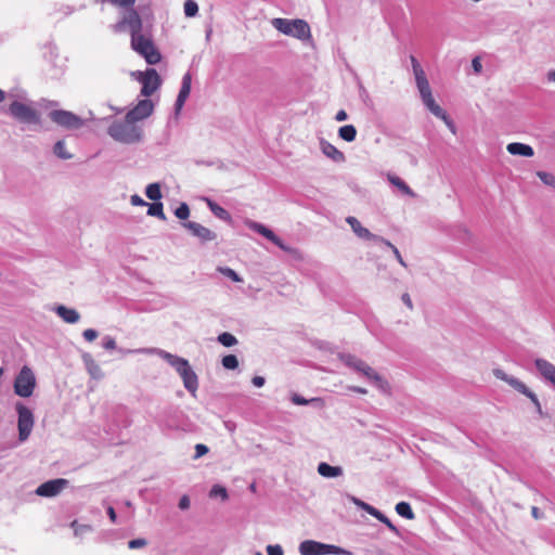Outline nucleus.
Wrapping results in <instances>:
<instances>
[{"mask_svg":"<svg viewBox=\"0 0 555 555\" xmlns=\"http://www.w3.org/2000/svg\"><path fill=\"white\" fill-rule=\"evenodd\" d=\"M494 375L498 378L503 379L506 383H508L513 388H515L520 393H522L526 397H528L540 409V402H539L537 396L522 382H520V380H518V379H516L514 377H508L501 370H495L494 371Z\"/></svg>","mask_w":555,"mask_h":555,"instance_id":"nucleus-14","label":"nucleus"},{"mask_svg":"<svg viewBox=\"0 0 555 555\" xmlns=\"http://www.w3.org/2000/svg\"><path fill=\"white\" fill-rule=\"evenodd\" d=\"M183 227L188 229L192 235L196 236L202 243L211 242L217 238L216 232L202 225L201 223L188 221L183 223Z\"/></svg>","mask_w":555,"mask_h":555,"instance_id":"nucleus-16","label":"nucleus"},{"mask_svg":"<svg viewBox=\"0 0 555 555\" xmlns=\"http://www.w3.org/2000/svg\"><path fill=\"white\" fill-rule=\"evenodd\" d=\"M318 473L326 478L338 477L343 474V469L339 466H331L327 463H320L318 466Z\"/></svg>","mask_w":555,"mask_h":555,"instance_id":"nucleus-26","label":"nucleus"},{"mask_svg":"<svg viewBox=\"0 0 555 555\" xmlns=\"http://www.w3.org/2000/svg\"><path fill=\"white\" fill-rule=\"evenodd\" d=\"M49 117L53 122L66 129H78L83 125V120L69 111L54 109L50 112Z\"/></svg>","mask_w":555,"mask_h":555,"instance_id":"nucleus-8","label":"nucleus"},{"mask_svg":"<svg viewBox=\"0 0 555 555\" xmlns=\"http://www.w3.org/2000/svg\"><path fill=\"white\" fill-rule=\"evenodd\" d=\"M68 485V480L63 478L52 479L41 483L36 489V494L44 498H52L61 493L63 489Z\"/></svg>","mask_w":555,"mask_h":555,"instance_id":"nucleus-13","label":"nucleus"},{"mask_svg":"<svg viewBox=\"0 0 555 555\" xmlns=\"http://www.w3.org/2000/svg\"><path fill=\"white\" fill-rule=\"evenodd\" d=\"M83 337L88 341H93L98 337V332L93 328H87L82 333Z\"/></svg>","mask_w":555,"mask_h":555,"instance_id":"nucleus-46","label":"nucleus"},{"mask_svg":"<svg viewBox=\"0 0 555 555\" xmlns=\"http://www.w3.org/2000/svg\"><path fill=\"white\" fill-rule=\"evenodd\" d=\"M250 229L255 230L259 234L263 235L266 238L281 247L282 249H286V247L283 245L282 241L267 227L263 224L257 223V222H250L249 223Z\"/></svg>","mask_w":555,"mask_h":555,"instance_id":"nucleus-21","label":"nucleus"},{"mask_svg":"<svg viewBox=\"0 0 555 555\" xmlns=\"http://www.w3.org/2000/svg\"><path fill=\"white\" fill-rule=\"evenodd\" d=\"M396 512L401 516L409 520L415 518V514L411 508V505L408 502H399L396 505Z\"/></svg>","mask_w":555,"mask_h":555,"instance_id":"nucleus-30","label":"nucleus"},{"mask_svg":"<svg viewBox=\"0 0 555 555\" xmlns=\"http://www.w3.org/2000/svg\"><path fill=\"white\" fill-rule=\"evenodd\" d=\"M473 69L476 74H480L482 70V64L479 56H475L472 61Z\"/></svg>","mask_w":555,"mask_h":555,"instance_id":"nucleus-48","label":"nucleus"},{"mask_svg":"<svg viewBox=\"0 0 555 555\" xmlns=\"http://www.w3.org/2000/svg\"><path fill=\"white\" fill-rule=\"evenodd\" d=\"M357 367H358V370L363 372V374L365 376H367L370 379H373L382 390H384V391L388 390V388H389L388 383L385 379H383L372 367H370L369 365H365L363 363H360V365H358Z\"/></svg>","mask_w":555,"mask_h":555,"instance_id":"nucleus-22","label":"nucleus"},{"mask_svg":"<svg viewBox=\"0 0 555 555\" xmlns=\"http://www.w3.org/2000/svg\"><path fill=\"white\" fill-rule=\"evenodd\" d=\"M160 356L166 360L172 367L176 369L178 374L183 380L184 387L192 393L195 395L198 388V378L195 372L192 370L189 361L184 358L177 357L166 351H162Z\"/></svg>","mask_w":555,"mask_h":555,"instance_id":"nucleus-1","label":"nucleus"},{"mask_svg":"<svg viewBox=\"0 0 555 555\" xmlns=\"http://www.w3.org/2000/svg\"><path fill=\"white\" fill-rule=\"evenodd\" d=\"M293 402L296 403V404L302 405V404H307L308 400H306V399H304V398H301V397L296 395V396L293 397Z\"/></svg>","mask_w":555,"mask_h":555,"instance_id":"nucleus-56","label":"nucleus"},{"mask_svg":"<svg viewBox=\"0 0 555 555\" xmlns=\"http://www.w3.org/2000/svg\"><path fill=\"white\" fill-rule=\"evenodd\" d=\"M267 553H268V555H283V548L279 544L268 545Z\"/></svg>","mask_w":555,"mask_h":555,"instance_id":"nucleus-45","label":"nucleus"},{"mask_svg":"<svg viewBox=\"0 0 555 555\" xmlns=\"http://www.w3.org/2000/svg\"><path fill=\"white\" fill-rule=\"evenodd\" d=\"M411 64L415 76L416 86L421 94V99L424 100L426 98H429V95L433 94L429 82L427 80L424 69L420 65L416 57H414L413 55L411 56Z\"/></svg>","mask_w":555,"mask_h":555,"instance_id":"nucleus-12","label":"nucleus"},{"mask_svg":"<svg viewBox=\"0 0 555 555\" xmlns=\"http://www.w3.org/2000/svg\"><path fill=\"white\" fill-rule=\"evenodd\" d=\"M72 527H73V528L75 529V531L77 532V529H76V527H77V521H76V520H74V521L72 522Z\"/></svg>","mask_w":555,"mask_h":555,"instance_id":"nucleus-64","label":"nucleus"},{"mask_svg":"<svg viewBox=\"0 0 555 555\" xmlns=\"http://www.w3.org/2000/svg\"><path fill=\"white\" fill-rule=\"evenodd\" d=\"M146 544H147V541L145 539H142V538L133 539L128 542V547L131 550L141 548V547L146 546Z\"/></svg>","mask_w":555,"mask_h":555,"instance_id":"nucleus-42","label":"nucleus"},{"mask_svg":"<svg viewBox=\"0 0 555 555\" xmlns=\"http://www.w3.org/2000/svg\"><path fill=\"white\" fill-rule=\"evenodd\" d=\"M191 85H192V75L190 73H185L182 77L181 88H180V91H179V94H178V98L176 101V109L177 111H180L183 107L186 99L189 98L190 92H191Z\"/></svg>","mask_w":555,"mask_h":555,"instance_id":"nucleus-18","label":"nucleus"},{"mask_svg":"<svg viewBox=\"0 0 555 555\" xmlns=\"http://www.w3.org/2000/svg\"><path fill=\"white\" fill-rule=\"evenodd\" d=\"M347 223L351 227L352 231L364 240H374L380 242L379 236L371 233L366 228L362 227L360 221L356 217H348L346 219Z\"/></svg>","mask_w":555,"mask_h":555,"instance_id":"nucleus-19","label":"nucleus"},{"mask_svg":"<svg viewBox=\"0 0 555 555\" xmlns=\"http://www.w3.org/2000/svg\"><path fill=\"white\" fill-rule=\"evenodd\" d=\"M219 270L223 275L228 276L229 279H231L234 282L242 281V279L238 276V274L231 268H220Z\"/></svg>","mask_w":555,"mask_h":555,"instance_id":"nucleus-41","label":"nucleus"},{"mask_svg":"<svg viewBox=\"0 0 555 555\" xmlns=\"http://www.w3.org/2000/svg\"><path fill=\"white\" fill-rule=\"evenodd\" d=\"M338 134L343 140L352 142L356 139L357 129L353 125H346L339 128Z\"/></svg>","mask_w":555,"mask_h":555,"instance_id":"nucleus-29","label":"nucleus"},{"mask_svg":"<svg viewBox=\"0 0 555 555\" xmlns=\"http://www.w3.org/2000/svg\"><path fill=\"white\" fill-rule=\"evenodd\" d=\"M36 387V377L34 372L27 365L23 366L14 380V391L17 396L28 398L33 395Z\"/></svg>","mask_w":555,"mask_h":555,"instance_id":"nucleus-5","label":"nucleus"},{"mask_svg":"<svg viewBox=\"0 0 555 555\" xmlns=\"http://www.w3.org/2000/svg\"><path fill=\"white\" fill-rule=\"evenodd\" d=\"M387 179L392 185L398 188L403 194H405L410 197L416 196L415 192L398 176L388 173Z\"/></svg>","mask_w":555,"mask_h":555,"instance_id":"nucleus-25","label":"nucleus"},{"mask_svg":"<svg viewBox=\"0 0 555 555\" xmlns=\"http://www.w3.org/2000/svg\"><path fill=\"white\" fill-rule=\"evenodd\" d=\"M54 154L63 159H68L72 155L66 151L64 141H57L54 145Z\"/></svg>","mask_w":555,"mask_h":555,"instance_id":"nucleus-35","label":"nucleus"},{"mask_svg":"<svg viewBox=\"0 0 555 555\" xmlns=\"http://www.w3.org/2000/svg\"><path fill=\"white\" fill-rule=\"evenodd\" d=\"M190 506V500L186 495L182 496L179 501V507L181 509H186Z\"/></svg>","mask_w":555,"mask_h":555,"instance_id":"nucleus-51","label":"nucleus"},{"mask_svg":"<svg viewBox=\"0 0 555 555\" xmlns=\"http://www.w3.org/2000/svg\"><path fill=\"white\" fill-rule=\"evenodd\" d=\"M207 204L216 217L227 222L232 221L231 215L224 208H222L221 206H219L218 204L210 199H207Z\"/></svg>","mask_w":555,"mask_h":555,"instance_id":"nucleus-28","label":"nucleus"},{"mask_svg":"<svg viewBox=\"0 0 555 555\" xmlns=\"http://www.w3.org/2000/svg\"><path fill=\"white\" fill-rule=\"evenodd\" d=\"M142 27L143 23L139 13L131 7L124 13L121 20L115 25V30L122 31L128 28L131 38H133L141 34Z\"/></svg>","mask_w":555,"mask_h":555,"instance_id":"nucleus-6","label":"nucleus"},{"mask_svg":"<svg viewBox=\"0 0 555 555\" xmlns=\"http://www.w3.org/2000/svg\"><path fill=\"white\" fill-rule=\"evenodd\" d=\"M209 494L212 498L220 496L222 500H227L228 499L227 489L224 487H222V486H219V485L214 486L211 488Z\"/></svg>","mask_w":555,"mask_h":555,"instance_id":"nucleus-39","label":"nucleus"},{"mask_svg":"<svg viewBox=\"0 0 555 555\" xmlns=\"http://www.w3.org/2000/svg\"><path fill=\"white\" fill-rule=\"evenodd\" d=\"M131 48L151 65L157 64L162 60V55L153 40L142 34L131 38Z\"/></svg>","mask_w":555,"mask_h":555,"instance_id":"nucleus-4","label":"nucleus"},{"mask_svg":"<svg viewBox=\"0 0 555 555\" xmlns=\"http://www.w3.org/2000/svg\"><path fill=\"white\" fill-rule=\"evenodd\" d=\"M373 517H375L376 519H378L382 522V519H384L386 516L376 508L375 515Z\"/></svg>","mask_w":555,"mask_h":555,"instance_id":"nucleus-59","label":"nucleus"},{"mask_svg":"<svg viewBox=\"0 0 555 555\" xmlns=\"http://www.w3.org/2000/svg\"><path fill=\"white\" fill-rule=\"evenodd\" d=\"M130 202L133 206H145L147 205L139 195L134 194L130 197Z\"/></svg>","mask_w":555,"mask_h":555,"instance_id":"nucleus-50","label":"nucleus"},{"mask_svg":"<svg viewBox=\"0 0 555 555\" xmlns=\"http://www.w3.org/2000/svg\"><path fill=\"white\" fill-rule=\"evenodd\" d=\"M217 339L224 347H232L237 344L236 337L228 332L221 333Z\"/></svg>","mask_w":555,"mask_h":555,"instance_id":"nucleus-33","label":"nucleus"},{"mask_svg":"<svg viewBox=\"0 0 555 555\" xmlns=\"http://www.w3.org/2000/svg\"><path fill=\"white\" fill-rule=\"evenodd\" d=\"M380 242L384 243L386 246H388L392 250L396 259L399 261V263L401 266L406 267V263L404 262L400 251L398 250V248L392 243H390L389 241H387L385 238H380Z\"/></svg>","mask_w":555,"mask_h":555,"instance_id":"nucleus-38","label":"nucleus"},{"mask_svg":"<svg viewBox=\"0 0 555 555\" xmlns=\"http://www.w3.org/2000/svg\"><path fill=\"white\" fill-rule=\"evenodd\" d=\"M139 81L142 83L141 94L143 96L152 95L162 83L160 77L154 68H149L144 73H139Z\"/></svg>","mask_w":555,"mask_h":555,"instance_id":"nucleus-11","label":"nucleus"},{"mask_svg":"<svg viewBox=\"0 0 555 555\" xmlns=\"http://www.w3.org/2000/svg\"><path fill=\"white\" fill-rule=\"evenodd\" d=\"M347 117H348V116H347L346 111L340 109V111H338V112H337V114H336V116H335V119H336L337 121H344V120H346V119H347Z\"/></svg>","mask_w":555,"mask_h":555,"instance_id":"nucleus-53","label":"nucleus"},{"mask_svg":"<svg viewBox=\"0 0 555 555\" xmlns=\"http://www.w3.org/2000/svg\"><path fill=\"white\" fill-rule=\"evenodd\" d=\"M299 551L302 555H326V554H340L343 551L335 546L315 542L312 540L304 541Z\"/></svg>","mask_w":555,"mask_h":555,"instance_id":"nucleus-10","label":"nucleus"},{"mask_svg":"<svg viewBox=\"0 0 555 555\" xmlns=\"http://www.w3.org/2000/svg\"><path fill=\"white\" fill-rule=\"evenodd\" d=\"M550 79L555 81V70L550 73Z\"/></svg>","mask_w":555,"mask_h":555,"instance_id":"nucleus-63","label":"nucleus"},{"mask_svg":"<svg viewBox=\"0 0 555 555\" xmlns=\"http://www.w3.org/2000/svg\"><path fill=\"white\" fill-rule=\"evenodd\" d=\"M402 301L408 306V308H410V309L413 308L412 300H411L409 294H403L402 295Z\"/></svg>","mask_w":555,"mask_h":555,"instance_id":"nucleus-55","label":"nucleus"},{"mask_svg":"<svg viewBox=\"0 0 555 555\" xmlns=\"http://www.w3.org/2000/svg\"><path fill=\"white\" fill-rule=\"evenodd\" d=\"M221 363L227 370H235L238 366V360L234 354H227L222 358Z\"/></svg>","mask_w":555,"mask_h":555,"instance_id":"nucleus-34","label":"nucleus"},{"mask_svg":"<svg viewBox=\"0 0 555 555\" xmlns=\"http://www.w3.org/2000/svg\"><path fill=\"white\" fill-rule=\"evenodd\" d=\"M422 101H423L424 105L427 107V109L431 114H434L436 117H438V118H440L441 120L444 121V124L451 130L452 133L456 132V128H455L453 121L450 119L448 114L440 107V105H438L436 103L433 94L429 95V98H426V99H424Z\"/></svg>","mask_w":555,"mask_h":555,"instance_id":"nucleus-17","label":"nucleus"},{"mask_svg":"<svg viewBox=\"0 0 555 555\" xmlns=\"http://www.w3.org/2000/svg\"><path fill=\"white\" fill-rule=\"evenodd\" d=\"M107 514H108V516H109V519H111L113 522H115V520H116V513H115V509H114L112 506H109V507L107 508Z\"/></svg>","mask_w":555,"mask_h":555,"instance_id":"nucleus-58","label":"nucleus"},{"mask_svg":"<svg viewBox=\"0 0 555 555\" xmlns=\"http://www.w3.org/2000/svg\"><path fill=\"white\" fill-rule=\"evenodd\" d=\"M10 113L21 122L25 124H39L40 117L36 109L22 102L14 101L10 104Z\"/></svg>","mask_w":555,"mask_h":555,"instance_id":"nucleus-7","label":"nucleus"},{"mask_svg":"<svg viewBox=\"0 0 555 555\" xmlns=\"http://www.w3.org/2000/svg\"><path fill=\"white\" fill-rule=\"evenodd\" d=\"M147 198L157 202L162 198L160 185L158 183H151L145 190Z\"/></svg>","mask_w":555,"mask_h":555,"instance_id":"nucleus-31","label":"nucleus"},{"mask_svg":"<svg viewBox=\"0 0 555 555\" xmlns=\"http://www.w3.org/2000/svg\"><path fill=\"white\" fill-rule=\"evenodd\" d=\"M175 216L180 220H186L190 216V208L185 203H182L176 210Z\"/></svg>","mask_w":555,"mask_h":555,"instance_id":"nucleus-37","label":"nucleus"},{"mask_svg":"<svg viewBox=\"0 0 555 555\" xmlns=\"http://www.w3.org/2000/svg\"><path fill=\"white\" fill-rule=\"evenodd\" d=\"M363 509L367 512L370 515L374 516L376 508L370 504H363Z\"/></svg>","mask_w":555,"mask_h":555,"instance_id":"nucleus-57","label":"nucleus"},{"mask_svg":"<svg viewBox=\"0 0 555 555\" xmlns=\"http://www.w3.org/2000/svg\"><path fill=\"white\" fill-rule=\"evenodd\" d=\"M356 504H358L363 509V504H366L365 502H362L360 500H354Z\"/></svg>","mask_w":555,"mask_h":555,"instance_id":"nucleus-61","label":"nucleus"},{"mask_svg":"<svg viewBox=\"0 0 555 555\" xmlns=\"http://www.w3.org/2000/svg\"><path fill=\"white\" fill-rule=\"evenodd\" d=\"M147 215L153 217H158L162 220H165V214L163 209V204L160 202H155L149 205Z\"/></svg>","mask_w":555,"mask_h":555,"instance_id":"nucleus-32","label":"nucleus"},{"mask_svg":"<svg viewBox=\"0 0 555 555\" xmlns=\"http://www.w3.org/2000/svg\"><path fill=\"white\" fill-rule=\"evenodd\" d=\"M198 12V5L194 0H186L184 2V14L188 17H193Z\"/></svg>","mask_w":555,"mask_h":555,"instance_id":"nucleus-36","label":"nucleus"},{"mask_svg":"<svg viewBox=\"0 0 555 555\" xmlns=\"http://www.w3.org/2000/svg\"><path fill=\"white\" fill-rule=\"evenodd\" d=\"M322 152L334 162H343L345 160V155L333 144L322 141L321 142Z\"/></svg>","mask_w":555,"mask_h":555,"instance_id":"nucleus-24","label":"nucleus"},{"mask_svg":"<svg viewBox=\"0 0 555 555\" xmlns=\"http://www.w3.org/2000/svg\"><path fill=\"white\" fill-rule=\"evenodd\" d=\"M103 347L107 350H114L116 348V341L113 337H105L103 339Z\"/></svg>","mask_w":555,"mask_h":555,"instance_id":"nucleus-47","label":"nucleus"},{"mask_svg":"<svg viewBox=\"0 0 555 555\" xmlns=\"http://www.w3.org/2000/svg\"><path fill=\"white\" fill-rule=\"evenodd\" d=\"M135 122L127 120V116L122 121H116L108 128V133L117 141L132 143L141 138L140 129L134 125Z\"/></svg>","mask_w":555,"mask_h":555,"instance_id":"nucleus-2","label":"nucleus"},{"mask_svg":"<svg viewBox=\"0 0 555 555\" xmlns=\"http://www.w3.org/2000/svg\"><path fill=\"white\" fill-rule=\"evenodd\" d=\"M113 5L119 7V8H131L135 0H107Z\"/></svg>","mask_w":555,"mask_h":555,"instance_id":"nucleus-43","label":"nucleus"},{"mask_svg":"<svg viewBox=\"0 0 555 555\" xmlns=\"http://www.w3.org/2000/svg\"><path fill=\"white\" fill-rule=\"evenodd\" d=\"M5 99L4 92L0 89V103Z\"/></svg>","mask_w":555,"mask_h":555,"instance_id":"nucleus-62","label":"nucleus"},{"mask_svg":"<svg viewBox=\"0 0 555 555\" xmlns=\"http://www.w3.org/2000/svg\"><path fill=\"white\" fill-rule=\"evenodd\" d=\"M531 515L534 519H541L543 517V514L537 506H532L531 508Z\"/></svg>","mask_w":555,"mask_h":555,"instance_id":"nucleus-52","label":"nucleus"},{"mask_svg":"<svg viewBox=\"0 0 555 555\" xmlns=\"http://www.w3.org/2000/svg\"><path fill=\"white\" fill-rule=\"evenodd\" d=\"M253 384L256 386V387H262L263 384H264V378L261 377V376H255L253 378Z\"/></svg>","mask_w":555,"mask_h":555,"instance_id":"nucleus-54","label":"nucleus"},{"mask_svg":"<svg viewBox=\"0 0 555 555\" xmlns=\"http://www.w3.org/2000/svg\"><path fill=\"white\" fill-rule=\"evenodd\" d=\"M16 411L18 413V438L21 441H25L28 439L33 426H34V415L33 412L22 403L16 405Z\"/></svg>","mask_w":555,"mask_h":555,"instance_id":"nucleus-9","label":"nucleus"},{"mask_svg":"<svg viewBox=\"0 0 555 555\" xmlns=\"http://www.w3.org/2000/svg\"><path fill=\"white\" fill-rule=\"evenodd\" d=\"M56 313L66 322V323H76L79 320V313L75 309L67 308L65 306H59L56 308Z\"/></svg>","mask_w":555,"mask_h":555,"instance_id":"nucleus-27","label":"nucleus"},{"mask_svg":"<svg viewBox=\"0 0 555 555\" xmlns=\"http://www.w3.org/2000/svg\"><path fill=\"white\" fill-rule=\"evenodd\" d=\"M207 453H208V448L205 444L197 443L195 446V454H194L195 460L204 456Z\"/></svg>","mask_w":555,"mask_h":555,"instance_id":"nucleus-44","label":"nucleus"},{"mask_svg":"<svg viewBox=\"0 0 555 555\" xmlns=\"http://www.w3.org/2000/svg\"><path fill=\"white\" fill-rule=\"evenodd\" d=\"M352 390L359 393H366V390L360 387H353Z\"/></svg>","mask_w":555,"mask_h":555,"instance_id":"nucleus-60","label":"nucleus"},{"mask_svg":"<svg viewBox=\"0 0 555 555\" xmlns=\"http://www.w3.org/2000/svg\"><path fill=\"white\" fill-rule=\"evenodd\" d=\"M534 363L540 374L555 386V365L544 359H537Z\"/></svg>","mask_w":555,"mask_h":555,"instance_id":"nucleus-20","label":"nucleus"},{"mask_svg":"<svg viewBox=\"0 0 555 555\" xmlns=\"http://www.w3.org/2000/svg\"><path fill=\"white\" fill-rule=\"evenodd\" d=\"M273 26L284 35L293 36L300 40L310 37V27L304 20L274 18Z\"/></svg>","mask_w":555,"mask_h":555,"instance_id":"nucleus-3","label":"nucleus"},{"mask_svg":"<svg viewBox=\"0 0 555 555\" xmlns=\"http://www.w3.org/2000/svg\"><path fill=\"white\" fill-rule=\"evenodd\" d=\"M153 109L154 105L151 100H141L131 111L127 113V120L137 122L139 120L147 118L150 115H152Z\"/></svg>","mask_w":555,"mask_h":555,"instance_id":"nucleus-15","label":"nucleus"},{"mask_svg":"<svg viewBox=\"0 0 555 555\" xmlns=\"http://www.w3.org/2000/svg\"><path fill=\"white\" fill-rule=\"evenodd\" d=\"M506 150L512 155H520L525 157H532L534 154L533 149L530 145L519 142L507 144Z\"/></svg>","mask_w":555,"mask_h":555,"instance_id":"nucleus-23","label":"nucleus"},{"mask_svg":"<svg viewBox=\"0 0 555 555\" xmlns=\"http://www.w3.org/2000/svg\"><path fill=\"white\" fill-rule=\"evenodd\" d=\"M537 175L544 184L555 188V176L544 171H538Z\"/></svg>","mask_w":555,"mask_h":555,"instance_id":"nucleus-40","label":"nucleus"},{"mask_svg":"<svg viewBox=\"0 0 555 555\" xmlns=\"http://www.w3.org/2000/svg\"><path fill=\"white\" fill-rule=\"evenodd\" d=\"M382 522L385 524L391 532L399 534V529L392 524V521L388 517L382 519Z\"/></svg>","mask_w":555,"mask_h":555,"instance_id":"nucleus-49","label":"nucleus"}]
</instances>
